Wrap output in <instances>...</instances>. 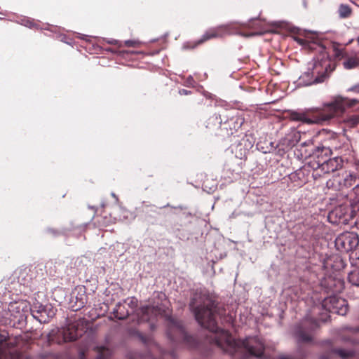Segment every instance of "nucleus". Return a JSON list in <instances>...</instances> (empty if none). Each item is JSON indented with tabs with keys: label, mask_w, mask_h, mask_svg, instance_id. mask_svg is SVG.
I'll return each mask as SVG.
<instances>
[{
	"label": "nucleus",
	"mask_w": 359,
	"mask_h": 359,
	"mask_svg": "<svg viewBox=\"0 0 359 359\" xmlns=\"http://www.w3.org/2000/svg\"><path fill=\"white\" fill-rule=\"evenodd\" d=\"M347 124L351 127L355 126L358 124H359V116L358 115H353L351 117H349L347 121Z\"/></svg>",
	"instance_id": "nucleus-16"
},
{
	"label": "nucleus",
	"mask_w": 359,
	"mask_h": 359,
	"mask_svg": "<svg viewBox=\"0 0 359 359\" xmlns=\"http://www.w3.org/2000/svg\"><path fill=\"white\" fill-rule=\"evenodd\" d=\"M226 33H230L228 25H224L209 29L202 36L201 39L198 41V44L213 38L222 37Z\"/></svg>",
	"instance_id": "nucleus-8"
},
{
	"label": "nucleus",
	"mask_w": 359,
	"mask_h": 359,
	"mask_svg": "<svg viewBox=\"0 0 359 359\" xmlns=\"http://www.w3.org/2000/svg\"><path fill=\"white\" fill-rule=\"evenodd\" d=\"M327 65L323 67L321 62L313 65L311 72H306L299 77V85L309 86L324 81L326 78Z\"/></svg>",
	"instance_id": "nucleus-2"
},
{
	"label": "nucleus",
	"mask_w": 359,
	"mask_h": 359,
	"mask_svg": "<svg viewBox=\"0 0 359 359\" xmlns=\"http://www.w3.org/2000/svg\"><path fill=\"white\" fill-rule=\"evenodd\" d=\"M279 359H292L290 355H280Z\"/></svg>",
	"instance_id": "nucleus-26"
},
{
	"label": "nucleus",
	"mask_w": 359,
	"mask_h": 359,
	"mask_svg": "<svg viewBox=\"0 0 359 359\" xmlns=\"http://www.w3.org/2000/svg\"><path fill=\"white\" fill-rule=\"evenodd\" d=\"M300 340L301 341H309L311 340V337H308V336H304V335H302L300 337Z\"/></svg>",
	"instance_id": "nucleus-23"
},
{
	"label": "nucleus",
	"mask_w": 359,
	"mask_h": 359,
	"mask_svg": "<svg viewBox=\"0 0 359 359\" xmlns=\"http://www.w3.org/2000/svg\"><path fill=\"white\" fill-rule=\"evenodd\" d=\"M342 64L346 69H355L359 66V55L354 53L353 55L346 56Z\"/></svg>",
	"instance_id": "nucleus-11"
},
{
	"label": "nucleus",
	"mask_w": 359,
	"mask_h": 359,
	"mask_svg": "<svg viewBox=\"0 0 359 359\" xmlns=\"http://www.w3.org/2000/svg\"><path fill=\"white\" fill-rule=\"evenodd\" d=\"M359 244V238L356 233L345 232L340 234L335 240L337 248L344 252L355 250Z\"/></svg>",
	"instance_id": "nucleus-4"
},
{
	"label": "nucleus",
	"mask_w": 359,
	"mask_h": 359,
	"mask_svg": "<svg viewBox=\"0 0 359 359\" xmlns=\"http://www.w3.org/2000/svg\"><path fill=\"white\" fill-rule=\"evenodd\" d=\"M346 99L337 96L334 100L325 104L327 114L324 115L323 120H329L339 114H341L345 110Z\"/></svg>",
	"instance_id": "nucleus-6"
},
{
	"label": "nucleus",
	"mask_w": 359,
	"mask_h": 359,
	"mask_svg": "<svg viewBox=\"0 0 359 359\" xmlns=\"http://www.w3.org/2000/svg\"><path fill=\"white\" fill-rule=\"evenodd\" d=\"M180 94H185V95H187L188 93H187V90L183 89V90L180 91Z\"/></svg>",
	"instance_id": "nucleus-27"
},
{
	"label": "nucleus",
	"mask_w": 359,
	"mask_h": 359,
	"mask_svg": "<svg viewBox=\"0 0 359 359\" xmlns=\"http://www.w3.org/2000/svg\"><path fill=\"white\" fill-rule=\"evenodd\" d=\"M60 333L64 341H74L82 334V332L79 331L75 325H69L67 327L63 328Z\"/></svg>",
	"instance_id": "nucleus-10"
},
{
	"label": "nucleus",
	"mask_w": 359,
	"mask_h": 359,
	"mask_svg": "<svg viewBox=\"0 0 359 359\" xmlns=\"http://www.w3.org/2000/svg\"><path fill=\"white\" fill-rule=\"evenodd\" d=\"M348 280L353 285L359 286V271H354L350 273Z\"/></svg>",
	"instance_id": "nucleus-15"
},
{
	"label": "nucleus",
	"mask_w": 359,
	"mask_h": 359,
	"mask_svg": "<svg viewBox=\"0 0 359 359\" xmlns=\"http://www.w3.org/2000/svg\"><path fill=\"white\" fill-rule=\"evenodd\" d=\"M358 102V101L356 99H352V100H348V102L346 103V104H348L349 107H351Z\"/></svg>",
	"instance_id": "nucleus-22"
},
{
	"label": "nucleus",
	"mask_w": 359,
	"mask_h": 359,
	"mask_svg": "<svg viewBox=\"0 0 359 359\" xmlns=\"http://www.w3.org/2000/svg\"><path fill=\"white\" fill-rule=\"evenodd\" d=\"M164 310L158 305L146 306L140 309L142 316L140 317L142 321L149 320L152 316L161 314Z\"/></svg>",
	"instance_id": "nucleus-9"
},
{
	"label": "nucleus",
	"mask_w": 359,
	"mask_h": 359,
	"mask_svg": "<svg viewBox=\"0 0 359 359\" xmlns=\"http://www.w3.org/2000/svg\"><path fill=\"white\" fill-rule=\"evenodd\" d=\"M358 175L353 171H344L341 177H334V180H329L326 185L328 188L339 189L348 188L353 186L358 178Z\"/></svg>",
	"instance_id": "nucleus-3"
},
{
	"label": "nucleus",
	"mask_w": 359,
	"mask_h": 359,
	"mask_svg": "<svg viewBox=\"0 0 359 359\" xmlns=\"http://www.w3.org/2000/svg\"><path fill=\"white\" fill-rule=\"evenodd\" d=\"M130 312V311L126 309L124 304L122 303H118L113 311L114 316L120 320L127 318Z\"/></svg>",
	"instance_id": "nucleus-12"
},
{
	"label": "nucleus",
	"mask_w": 359,
	"mask_h": 359,
	"mask_svg": "<svg viewBox=\"0 0 359 359\" xmlns=\"http://www.w3.org/2000/svg\"><path fill=\"white\" fill-rule=\"evenodd\" d=\"M27 26L31 27L32 25V22H29V25H26Z\"/></svg>",
	"instance_id": "nucleus-28"
},
{
	"label": "nucleus",
	"mask_w": 359,
	"mask_h": 359,
	"mask_svg": "<svg viewBox=\"0 0 359 359\" xmlns=\"http://www.w3.org/2000/svg\"><path fill=\"white\" fill-rule=\"evenodd\" d=\"M337 353L342 358H347L351 355H353V352L351 351H346L343 349H339L337 351Z\"/></svg>",
	"instance_id": "nucleus-19"
},
{
	"label": "nucleus",
	"mask_w": 359,
	"mask_h": 359,
	"mask_svg": "<svg viewBox=\"0 0 359 359\" xmlns=\"http://www.w3.org/2000/svg\"><path fill=\"white\" fill-rule=\"evenodd\" d=\"M124 302L131 309V311H133L137 304V300L135 297L128 298Z\"/></svg>",
	"instance_id": "nucleus-18"
},
{
	"label": "nucleus",
	"mask_w": 359,
	"mask_h": 359,
	"mask_svg": "<svg viewBox=\"0 0 359 359\" xmlns=\"http://www.w3.org/2000/svg\"><path fill=\"white\" fill-rule=\"evenodd\" d=\"M294 120L302 121L304 122L312 123L311 121L308 119L304 114L296 113L292 115Z\"/></svg>",
	"instance_id": "nucleus-17"
},
{
	"label": "nucleus",
	"mask_w": 359,
	"mask_h": 359,
	"mask_svg": "<svg viewBox=\"0 0 359 359\" xmlns=\"http://www.w3.org/2000/svg\"><path fill=\"white\" fill-rule=\"evenodd\" d=\"M338 13L341 18H346L351 15V9L348 5L340 4L339 6Z\"/></svg>",
	"instance_id": "nucleus-13"
},
{
	"label": "nucleus",
	"mask_w": 359,
	"mask_h": 359,
	"mask_svg": "<svg viewBox=\"0 0 359 359\" xmlns=\"http://www.w3.org/2000/svg\"><path fill=\"white\" fill-rule=\"evenodd\" d=\"M137 41L133 40H128L125 41V44L128 47H135L137 46Z\"/></svg>",
	"instance_id": "nucleus-21"
},
{
	"label": "nucleus",
	"mask_w": 359,
	"mask_h": 359,
	"mask_svg": "<svg viewBox=\"0 0 359 359\" xmlns=\"http://www.w3.org/2000/svg\"><path fill=\"white\" fill-rule=\"evenodd\" d=\"M348 92H353L355 93H359V83L353 85L348 89Z\"/></svg>",
	"instance_id": "nucleus-20"
},
{
	"label": "nucleus",
	"mask_w": 359,
	"mask_h": 359,
	"mask_svg": "<svg viewBox=\"0 0 359 359\" xmlns=\"http://www.w3.org/2000/svg\"><path fill=\"white\" fill-rule=\"evenodd\" d=\"M323 306L330 312L344 316L348 311V304L346 299L335 296L329 297L324 300Z\"/></svg>",
	"instance_id": "nucleus-5"
},
{
	"label": "nucleus",
	"mask_w": 359,
	"mask_h": 359,
	"mask_svg": "<svg viewBox=\"0 0 359 359\" xmlns=\"http://www.w3.org/2000/svg\"><path fill=\"white\" fill-rule=\"evenodd\" d=\"M343 166V160L341 157H334L318 165V168L323 173L334 172Z\"/></svg>",
	"instance_id": "nucleus-7"
},
{
	"label": "nucleus",
	"mask_w": 359,
	"mask_h": 359,
	"mask_svg": "<svg viewBox=\"0 0 359 359\" xmlns=\"http://www.w3.org/2000/svg\"><path fill=\"white\" fill-rule=\"evenodd\" d=\"M194 299L190 306L194 311L198 323L203 327L216 333V344L224 351L233 354L244 348L250 354L259 358L263 355L264 346L262 341L257 337H248L244 341L236 340L224 330L217 326L215 314L213 311V303L206 299L203 306H196Z\"/></svg>",
	"instance_id": "nucleus-1"
},
{
	"label": "nucleus",
	"mask_w": 359,
	"mask_h": 359,
	"mask_svg": "<svg viewBox=\"0 0 359 359\" xmlns=\"http://www.w3.org/2000/svg\"><path fill=\"white\" fill-rule=\"evenodd\" d=\"M7 335L6 333L0 334V342L6 341Z\"/></svg>",
	"instance_id": "nucleus-24"
},
{
	"label": "nucleus",
	"mask_w": 359,
	"mask_h": 359,
	"mask_svg": "<svg viewBox=\"0 0 359 359\" xmlns=\"http://www.w3.org/2000/svg\"><path fill=\"white\" fill-rule=\"evenodd\" d=\"M354 189H355V194L358 196V201H359V185L357 184Z\"/></svg>",
	"instance_id": "nucleus-25"
},
{
	"label": "nucleus",
	"mask_w": 359,
	"mask_h": 359,
	"mask_svg": "<svg viewBox=\"0 0 359 359\" xmlns=\"http://www.w3.org/2000/svg\"><path fill=\"white\" fill-rule=\"evenodd\" d=\"M111 195L113 197L116 198V195L114 193H112Z\"/></svg>",
	"instance_id": "nucleus-29"
},
{
	"label": "nucleus",
	"mask_w": 359,
	"mask_h": 359,
	"mask_svg": "<svg viewBox=\"0 0 359 359\" xmlns=\"http://www.w3.org/2000/svg\"><path fill=\"white\" fill-rule=\"evenodd\" d=\"M97 352L98 355L97 357V359H107V357L109 356V355L111 354L110 351L104 346L98 347Z\"/></svg>",
	"instance_id": "nucleus-14"
}]
</instances>
